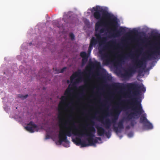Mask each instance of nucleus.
I'll return each instance as SVG.
<instances>
[{
  "mask_svg": "<svg viewBox=\"0 0 160 160\" xmlns=\"http://www.w3.org/2000/svg\"><path fill=\"white\" fill-rule=\"evenodd\" d=\"M67 122V121L65 122L64 127L66 129V130L62 128L61 126H60V130L58 135V142L60 144H61L63 142L68 144L69 142L68 140L67 136L70 137L72 135L81 137L84 136L88 137L87 139L88 143H86L85 141H82L80 138L77 137L75 139H73V142L77 145H81L82 147H84L93 145L98 142L96 139L93 138V137H95L94 133L96 131L95 128L93 126L95 124V122L93 121H91V124L92 126H90L89 127V132L86 131L85 132L82 130L78 132V129L74 123H72L71 126L66 127V125Z\"/></svg>",
  "mask_w": 160,
  "mask_h": 160,
  "instance_id": "1",
  "label": "nucleus"
},
{
  "mask_svg": "<svg viewBox=\"0 0 160 160\" xmlns=\"http://www.w3.org/2000/svg\"><path fill=\"white\" fill-rule=\"evenodd\" d=\"M103 106H105V105H103Z\"/></svg>",
  "mask_w": 160,
  "mask_h": 160,
  "instance_id": "43",
  "label": "nucleus"
},
{
  "mask_svg": "<svg viewBox=\"0 0 160 160\" xmlns=\"http://www.w3.org/2000/svg\"><path fill=\"white\" fill-rule=\"evenodd\" d=\"M79 88L82 90H83L85 89V87L83 86H81L79 87Z\"/></svg>",
  "mask_w": 160,
  "mask_h": 160,
  "instance_id": "30",
  "label": "nucleus"
},
{
  "mask_svg": "<svg viewBox=\"0 0 160 160\" xmlns=\"http://www.w3.org/2000/svg\"><path fill=\"white\" fill-rule=\"evenodd\" d=\"M114 43V42L113 41H111L110 42H109L108 43V44H109V43Z\"/></svg>",
  "mask_w": 160,
  "mask_h": 160,
  "instance_id": "37",
  "label": "nucleus"
},
{
  "mask_svg": "<svg viewBox=\"0 0 160 160\" xmlns=\"http://www.w3.org/2000/svg\"><path fill=\"white\" fill-rule=\"evenodd\" d=\"M103 118L102 117H100L98 119V120L100 121L102 123L107 129H109L112 123L110 120L108 118H106L104 121H103Z\"/></svg>",
  "mask_w": 160,
  "mask_h": 160,
  "instance_id": "11",
  "label": "nucleus"
},
{
  "mask_svg": "<svg viewBox=\"0 0 160 160\" xmlns=\"http://www.w3.org/2000/svg\"><path fill=\"white\" fill-rule=\"evenodd\" d=\"M94 137H93V138L94 139H96L97 140V141H98V140H101V138H100V137H96L95 138H93ZM98 142V141H97Z\"/></svg>",
  "mask_w": 160,
  "mask_h": 160,
  "instance_id": "31",
  "label": "nucleus"
},
{
  "mask_svg": "<svg viewBox=\"0 0 160 160\" xmlns=\"http://www.w3.org/2000/svg\"><path fill=\"white\" fill-rule=\"evenodd\" d=\"M88 79H89V77H88Z\"/></svg>",
  "mask_w": 160,
  "mask_h": 160,
  "instance_id": "41",
  "label": "nucleus"
},
{
  "mask_svg": "<svg viewBox=\"0 0 160 160\" xmlns=\"http://www.w3.org/2000/svg\"><path fill=\"white\" fill-rule=\"evenodd\" d=\"M136 72V70L133 67L130 68L125 71L124 73L122 74V77L125 78H130Z\"/></svg>",
  "mask_w": 160,
  "mask_h": 160,
  "instance_id": "8",
  "label": "nucleus"
},
{
  "mask_svg": "<svg viewBox=\"0 0 160 160\" xmlns=\"http://www.w3.org/2000/svg\"><path fill=\"white\" fill-rule=\"evenodd\" d=\"M128 57H130L131 58H132L133 55L131 53H129L128 54H127L124 56L125 58H126Z\"/></svg>",
  "mask_w": 160,
  "mask_h": 160,
  "instance_id": "26",
  "label": "nucleus"
},
{
  "mask_svg": "<svg viewBox=\"0 0 160 160\" xmlns=\"http://www.w3.org/2000/svg\"><path fill=\"white\" fill-rule=\"evenodd\" d=\"M26 130L31 133L38 131V126L33 122L31 121L25 127Z\"/></svg>",
  "mask_w": 160,
  "mask_h": 160,
  "instance_id": "10",
  "label": "nucleus"
},
{
  "mask_svg": "<svg viewBox=\"0 0 160 160\" xmlns=\"http://www.w3.org/2000/svg\"><path fill=\"white\" fill-rule=\"evenodd\" d=\"M130 128V127L128 125L126 127V129H129Z\"/></svg>",
  "mask_w": 160,
  "mask_h": 160,
  "instance_id": "32",
  "label": "nucleus"
},
{
  "mask_svg": "<svg viewBox=\"0 0 160 160\" xmlns=\"http://www.w3.org/2000/svg\"><path fill=\"white\" fill-rule=\"evenodd\" d=\"M105 31V29L103 28H102L99 30V32L98 33H96L95 36L97 38L95 37H93L91 38L90 41V45L93 47L95 46L100 40H102L100 42V43H104L106 40V38L103 37L102 38L101 35V33H103Z\"/></svg>",
  "mask_w": 160,
  "mask_h": 160,
  "instance_id": "5",
  "label": "nucleus"
},
{
  "mask_svg": "<svg viewBox=\"0 0 160 160\" xmlns=\"http://www.w3.org/2000/svg\"><path fill=\"white\" fill-rule=\"evenodd\" d=\"M108 48L107 45H105L103 48L99 49V53L101 55V59L103 61L104 63L106 64H109L111 61V58L108 53H103V52L107 49Z\"/></svg>",
  "mask_w": 160,
  "mask_h": 160,
  "instance_id": "7",
  "label": "nucleus"
},
{
  "mask_svg": "<svg viewBox=\"0 0 160 160\" xmlns=\"http://www.w3.org/2000/svg\"><path fill=\"white\" fill-rule=\"evenodd\" d=\"M97 133L99 136H102L105 134V129L102 127L97 128Z\"/></svg>",
  "mask_w": 160,
  "mask_h": 160,
  "instance_id": "16",
  "label": "nucleus"
},
{
  "mask_svg": "<svg viewBox=\"0 0 160 160\" xmlns=\"http://www.w3.org/2000/svg\"><path fill=\"white\" fill-rule=\"evenodd\" d=\"M28 94H26L25 95L20 94L18 95V97L22 99H25L28 97Z\"/></svg>",
  "mask_w": 160,
  "mask_h": 160,
  "instance_id": "22",
  "label": "nucleus"
},
{
  "mask_svg": "<svg viewBox=\"0 0 160 160\" xmlns=\"http://www.w3.org/2000/svg\"><path fill=\"white\" fill-rule=\"evenodd\" d=\"M88 57H86V58H83L82 59V65H85L87 62L88 61Z\"/></svg>",
  "mask_w": 160,
  "mask_h": 160,
  "instance_id": "21",
  "label": "nucleus"
},
{
  "mask_svg": "<svg viewBox=\"0 0 160 160\" xmlns=\"http://www.w3.org/2000/svg\"><path fill=\"white\" fill-rule=\"evenodd\" d=\"M130 33L131 34H133L135 33V32L134 31H132L130 32Z\"/></svg>",
  "mask_w": 160,
  "mask_h": 160,
  "instance_id": "35",
  "label": "nucleus"
},
{
  "mask_svg": "<svg viewBox=\"0 0 160 160\" xmlns=\"http://www.w3.org/2000/svg\"><path fill=\"white\" fill-rule=\"evenodd\" d=\"M112 88L116 89H122L124 88V85L123 83H115L112 85Z\"/></svg>",
  "mask_w": 160,
  "mask_h": 160,
  "instance_id": "13",
  "label": "nucleus"
},
{
  "mask_svg": "<svg viewBox=\"0 0 160 160\" xmlns=\"http://www.w3.org/2000/svg\"><path fill=\"white\" fill-rule=\"evenodd\" d=\"M55 22H57V21H56H56H55Z\"/></svg>",
  "mask_w": 160,
  "mask_h": 160,
  "instance_id": "42",
  "label": "nucleus"
},
{
  "mask_svg": "<svg viewBox=\"0 0 160 160\" xmlns=\"http://www.w3.org/2000/svg\"><path fill=\"white\" fill-rule=\"evenodd\" d=\"M105 134L108 138H109L111 136V134L109 131H108V132L105 131Z\"/></svg>",
  "mask_w": 160,
  "mask_h": 160,
  "instance_id": "24",
  "label": "nucleus"
},
{
  "mask_svg": "<svg viewBox=\"0 0 160 160\" xmlns=\"http://www.w3.org/2000/svg\"><path fill=\"white\" fill-rule=\"evenodd\" d=\"M136 123L134 120H132L130 122V125L132 127H133L134 125Z\"/></svg>",
  "mask_w": 160,
  "mask_h": 160,
  "instance_id": "25",
  "label": "nucleus"
},
{
  "mask_svg": "<svg viewBox=\"0 0 160 160\" xmlns=\"http://www.w3.org/2000/svg\"><path fill=\"white\" fill-rule=\"evenodd\" d=\"M153 39L155 41L154 50L150 51V53L147 57L149 59H155L158 56L160 55V34L154 35L153 36Z\"/></svg>",
  "mask_w": 160,
  "mask_h": 160,
  "instance_id": "4",
  "label": "nucleus"
},
{
  "mask_svg": "<svg viewBox=\"0 0 160 160\" xmlns=\"http://www.w3.org/2000/svg\"><path fill=\"white\" fill-rule=\"evenodd\" d=\"M61 102L59 104V114L58 115V117L60 119L62 118V112L60 111V110H62L63 109V105L65 104L67 100V98L66 96H62L61 97Z\"/></svg>",
  "mask_w": 160,
  "mask_h": 160,
  "instance_id": "9",
  "label": "nucleus"
},
{
  "mask_svg": "<svg viewBox=\"0 0 160 160\" xmlns=\"http://www.w3.org/2000/svg\"><path fill=\"white\" fill-rule=\"evenodd\" d=\"M148 54L145 57H144L141 60L135 59L134 62V66L133 67L135 69L138 68H140L142 70L144 69L146 67V60L149 59L147 58V56L150 53H149L148 52H147Z\"/></svg>",
  "mask_w": 160,
  "mask_h": 160,
  "instance_id": "6",
  "label": "nucleus"
},
{
  "mask_svg": "<svg viewBox=\"0 0 160 160\" xmlns=\"http://www.w3.org/2000/svg\"><path fill=\"white\" fill-rule=\"evenodd\" d=\"M92 47L93 46H91V45H89L88 50V53L91 52V50H92Z\"/></svg>",
  "mask_w": 160,
  "mask_h": 160,
  "instance_id": "28",
  "label": "nucleus"
},
{
  "mask_svg": "<svg viewBox=\"0 0 160 160\" xmlns=\"http://www.w3.org/2000/svg\"><path fill=\"white\" fill-rule=\"evenodd\" d=\"M146 113L143 114L142 115L140 119V122L145 124L147 122H148V120L146 118Z\"/></svg>",
  "mask_w": 160,
  "mask_h": 160,
  "instance_id": "14",
  "label": "nucleus"
},
{
  "mask_svg": "<svg viewBox=\"0 0 160 160\" xmlns=\"http://www.w3.org/2000/svg\"><path fill=\"white\" fill-rule=\"evenodd\" d=\"M69 37L71 39L73 40L74 39L75 36L74 34L72 33H70L69 34Z\"/></svg>",
  "mask_w": 160,
  "mask_h": 160,
  "instance_id": "27",
  "label": "nucleus"
},
{
  "mask_svg": "<svg viewBox=\"0 0 160 160\" xmlns=\"http://www.w3.org/2000/svg\"><path fill=\"white\" fill-rule=\"evenodd\" d=\"M102 78L103 79H108V80H110V78H109V76H105L104 75H102Z\"/></svg>",
  "mask_w": 160,
  "mask_h": 160,
  "instance_id": "29",
  "label": "nucleus"
},
{
  "mask_svg": "<svg viewBox=\"0 0 160 160\" xmlns=\"http://www.w3.org/2000/svg\"><path fill=\"white\" fill-rule=\"evenodd\" d=\"M49 138V136L48 135H47L46 137V138L47 139H48Z\"/></svg>",
  "mask_w": 160,
  "mask_h": 160,
  "instance_id": "33",
  "label": "nucleus"
},
{
  "mask_svg": "<svg viewBox=\"0 0 160 160\" xmlns=\"http://www.w3.org/2000/svg\"><path fill=\"white\" fill-rule=\"evenodd\" d=\"M80 56L82 58H86V57L88 58V56L87 55V53L85 52H81L80 53Z\"/></svg>",
  "mask_w": 160,
  "mask_h": 160,
  "instance_id": "20",
  "label": "nucleus"
},
{
  "mask_svg": "<svg viewBox=\"0 0 160 160\" xmlns=\"http://www.w3.org/2000/svg\"><path fill=\"white\" fill-rule=\"evenodd\" d=\"M72 117L71 115L69 116V118H72Z\"/></svg>",
  "mask_w": 160,
  "mask_h": 160,
  "instance_id": "39",
  "label": "nucleus"
},
{
  "mask_svg": "<svg viewBox=\"0 0 160 160\" xmlns=\"http://www.w3.org/2000/svg\"><path fill=\"white\" fill-rule=\"evenodd\" d=\"M123 121L120 120L118 123V127H115L113 126V130L116 133L119 132V130L123 129L124 126L123 125Z\"/></svg>",
  "mask_w": 160,
  "mask_h": 160,
  "instance_id": "12",
  "label": "nucleus"
},
{
  "mask_svg": "<svg viewBox=\"0 0 160 160\" xmlns=\"http://www.w3.org/2000/svg\"><path fill=\"white\" fill-rule=\"evenodd\" d=\"M145 125L149 129H152L153 128L152 124L149 121H148V122H147Z\"/></svg>",
  "mask_w": 160,
  "mask_h": 160,
  "instance_id": "19",
  "label": "nucleus"
},
{
  "mask_svg": "<svg viewBox=\"0 0 160 160\" xmlns=\"http://www.w3.org/2000/svg\"><path fill=\"white\" fill-rule=\"evenodd\" d=\"M90 65L91 67L93 68L96 67L98 68L101 67L100 63L97 61L91 62Z\"/></svg>",
  "mask_w": 160,
  "mask_h": 160,
  "instance_id": "17",
  "label": "nucleus"
},
{
  "mask_svg": "<svg viewBox=\"0 0 160 160\" xmlns=\"http://www.w3.org/2000/svg\"><path fill=\"white\" fill-rule=\"evenodd\" d=\"M66 69V67H64L61 70H58L57 72V73H61L63 72Z\"/></svg>",
  "mask_w": 160,
  "mask_h": 160,
  "instance_id": "23",
  "label": "nucleus"
},
{
  "mask_svg": "<svg viewBox=\"0 0 160 160\" xmlns=\"http://www.w3.org/2000/svg\"><path fill=\"white\" fill-rule=\"evenodd\" d=\"M92 9L94 11L93 13L94 18L97 20H100L95 24L96 31H98L100 27L105 25L111 31L113 32V33H111L112 36L119 37L125 32V30L123 27H120L118 30H117L118 27L117 18L114 15L109 13L99 6L93 7Z\"/></svg>",
  "mask_w": 160,
  "mask_h": 160,
  "instance_id": "3",
  "label": "nucleus"
},
{
  "mask_svg": "<svg viewBox=\"0 0 160 160\" xmlns=\"http://www.w3.org/2000/svg\"><path fill=\"white\" fill-rule=\"evenodd\" d=\"M72 91V88L71 87L68 86L65 91L64 95L68 97L71 95Z\"/></svg>",
  "mask_w": 160,
  "mask_h": 160,
  "instance_id": "18",
  "label": "nucleus"
},
{
  "mask_svg": "<svg viewBox=\"0 0 160 160\" xmlns=\"http://www.w3.org/2000/svg\"><path fill=\"white\" fill-rule=\"evenodd\" d=\"M126 87L134 90L133 94L136 97L135 98L132 99L131 100L132 102H130V100L127 101L128 104L133 106L132 108L128 105L120 106L119 105L114 108L115 112L113 117L111 121L112 123L114 124L116 123L120 113L122 111H125L130 108H131L132 110H137L135 112H131L129 114L126 113L128 116L126 119L128 120L132 118H135V117L137 116L138 115H141L144 112L141 103V100H138V98L137 97L138 95H141V91L143 92L146 91V89L144 86L143 84L132 83L127 84Z\"/></svg>",
  "mask_w": 160,
  "mask_h": 160,
  "instance_id": "2",
  "label": "nucleus"
},
{
  "mask_svg": "<svg viewBox=\"0 0 160 160\" xmlns=\"http://www.w3.org/2000/svg\"><path fill=\"white\" fill-rule=\"evenodd\" d=\"M81 79V78H80L79 79H77L76 80V82H79L80 81V80Z\"/></svg>",
  "mask_w": 160,
  "mask_h": 160,
  "instance_id": "34",
  "label": "nucleus"
},
{
  "mask_svg": "<svg viewBox=\"0 0 160 160\" xmlns=\"http://www.w3.org/2000/svg\"><path fill=\"white\" fill-rule=\"evenodd\" d=\"M126 102L125 100H123L122 101V102Z\"/></svg>",
  "mask_w": 160,
  "mask_h": 160,
  "instance_id": "38",
  "label": "nucleus"
},
{
  "mask_svg": "<svg viewBox=\"0 0 160 160\" xmlns=\"http://www.w3.org/2000/svg\"><path fill=\"white\" fill-rule=\"evenodd\" d=\"M32 44V43L31 42H30L29 43V45H31Z\"/></svg>",
  "mask_w": 160,
  "mask_h": 160,
  "instance_id": "40",
  "label": "nucleus"
},
{
  "mask_svg": "<svg viewBox=\"0 0 160 160\" xmlns=\"http://www.w3.org/2000/svg\"><path fill=\"white\" fill-rule=\"evenodd\" d=\"M84 93L83 92L79 94V96H81L83 95Z\"/></svg>",
  "mask_w": 160,
  "mask_h": 160,
  "instance_id": "36",
  "label": "nucleus"
},
{
  "mask_svg": "<svg viewBox=\"0 0 160 160\" xmlns=\"http://www.w3.org/2000/svg\"><path fill=\"white\" fill-rule=\"evenodd\" d=\"M82 73L80 71L75 72L70 77L71 83H72L74 79L76 78L81 75Z\"/></svg>",
  "mask_w": 160,
  "mask_h": 160,
  "instance_id": "15",
  "label": "nucleus"
}]
</instances>
